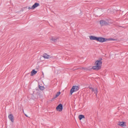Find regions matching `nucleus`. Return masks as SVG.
<instances>
[{"instance_id":"nucleus-1","label":"nucleus","mask_w":128,"mask_h":128,"mask_svg":"<svg viewBox=\"0 0 128 128\" xmlns=\"http://www.w3.org/2000/svg\"><path fill=\"white\" fill-rule=\"evenodd\" d=\"M102 58H100L95 62V66H92V69L94 70H99L101 68L102 64Z\"/></svg>"},{"instance_id":"nucleus-2","label":"nucleus","mask_w":128,"mask_h":128,"mask_svg":"<svg viewBox=\"0 0 128 128\" xmlns=\"http://www.w3.org/2000/svg\"><path fill=\"white\" fill-rule=\"evenodd\" d=\"M79 89V87L76 86H73L70 90V94L71 95L74 92H76Z\"/></svg>"},{"instance_id":"nucleus-3","label":"nucleus","mask_w":128,"mask_h":128,"mask_svg":"<svg viewBox=\"0 0 128 128\" xmlns=\"http://www.w3.org/2000/svg\"><path fill=\"white\" fill-rule=\"evenodd\" d=\"M108 39L106 38L102 37H97V41L100 42H105Z\"/></svg>"},{"instance_id":"nucleus-4","label":"nucleus","mask_w":128,"mask_h":128,"mask_svg":"<svg viewBox=\"0 0 128 128\" xmlns=\"http://www.w3.org/2000/svg\"><path fill=\"white\" fill-rule=\"evenodd\" d=\"M89 88L91 89L92 91V92H94V93L96 94V97H97V94L98 92V89L97 88H95V89H94V88H92V87L89 86Z\"/></svg>"},{"instance_id":"nucleus-5","label":"nucleus","mask_w":128,"mask_h":128,"mask_svg":"<svg viewBox=\"0 0 128 128\" xmlns=\"http://www.w3.org/2000/svg\"><path fill=\"white\" fill-rule=\"evenodd\" d=\"M56 110L58 111H62V105L60 104L58 105L56 108Z\"/></svg>"},{"instance_id":"nucleus-6","label":"nucleus","mask_w":128,"mask_h":128,"mask_svg":"<svg viewBox=\"0 0 128 128\" xmlns=\"http://www.w3.org/2000/svg\"><path fill=\"white\" fill-rule=\"evenodd\" d=\"M50 40L54 42H57V40L59 39L58 37H54L52 36L50 37Z\"/></svg>"},{"instance_id":"nucleus-7","label":"nucleus","mask_w":128,"mask_h":128,"mask_svg":"<svg viewBox=\"0 0 128 128\" xmlns=\"http://www.w3.org/2000/svg\"><path fill=\"white\" fill-rule=\"evenodd\" d=\"M8 117L9 119L11 121L13 122H14V117L13 115L12 114H10L8 115Z\"/></svg>"},{"instance_id":"nucleus-8","label":"nucleus","mask_w":128,"mask_h":128,"mask_svg":"<svg viewBox=\"0 0 128 128\" xmlns=\"http://www.w3.org/2000/svg\"><path fill=\"white\" fill-rule=\"evenodd\" d=\"M100 23L101 26L106 25H108V23L106 21L104 20H101L100 21Z\"/></svg>"},{"instance_id":"nucleus-9","label":"nucleus","mask_w":128,"mask_h":128,"mask_svg":"<svg viewBox=\"0 0 128 128\" xmlns=\"http://www.w3.org/2000/svg\"><path fill=\"white\" fill-rule=\"evenodd\" d=\"M89 38L91 40H95L97 41V37L94 36H90Z\"/></svg>"},{"instance_id":"nucleus-10","label":"nucleus","mask_w":128,"mask_h":128,"mask_svg":"<svg viewBox=\"0 0 128 128\" xmlns=\"http://www.w3.org/2000/svg\"><path fill=\"white\" fill-rule=\"evenodd\" d=\"M119 124L121 126H122L123 127H125L126 126V122H120Z\"/></svg>"},{"instance_id":"nucleus-11","label":"nucleus","mask_w":128,"mask_h":128,"mask_svg":"<svg viewBox=\"0 0 128 128\" xmlns=\"http://www.w3.org/2000/svg\"><path fill=\"white\" fill-rule=\"evenodd\" d=\"M40 5L38 3H35L32 7V8L34 9Z\"/></svg>"},{"instance_id":"nucleus-12","label":"nucleus","mask_w":128,"mask_h":128,"mask_svg":"<svg viewBox=\"0 0 128 128\" xmlns=\"http://www.w3.org/2000/svg\"><path fill=\"white\" fill-rule=\"evenodd\" d=\"M50 56L46 54H43V57L44 58L48 59L50 58Z\"/></svg>"},{"instance_id":"nucleus-13","label":"nucleus","mask_w":128,"mask_h":128,"mask_svg":"<svg viewBox=\"0 0 128 128\" xmlns=\"http://www.w3.org/2000/svg\"><path fill=\"white\" fill-rule=\"evenodd\" d=\"M37 72L34 70H33L31 72V76H33L35 74L37 73Z\"/></svg>"},{"instance_id":"nucleus-14","label":"nucleus","mask_w":128,"mask_h":128,"mask_svg":"<svg viewBox=\"0 0 128 128\" xmlns=\"http://www.w3.org/2000/svg\"><path fill=\"white\" fill-rule=\"evenodd\" d=\"M78 118H79V119L80 120H81L82 118H84V116L82 115H79L78 116Z\"/></svg>"},{"instance_id":"nucleus-15","label":"nucleus","mask_w":128,"mask_h":128,"mask_svg":"<svg viewBox=\"0 0 128 128\" xmlns=\"http://www.w3.org/2000/svg\"><path fill=\"white\" fill-rule=\"evenodd\" d=\"M92 68V66H90L88 67H87V68H86V70H90Z\"/></svg>"},{"instance_id":"nucleus-16","label":"nucleus","mask_w":128,"mask_h":128,"mask_svg":"<svg viewBox=\"0 0 128 128\" xmlns=\"http://www.w3.org/2000/svg\"><path fill=\"white\" fill-rule=\"evenodd\" d=\"M39 88L42 90H43L44 89V88L43 86H40L39 87Z\"/></svg>"},{"instance_id":"nucleus-17","label":"nucleus","mask_w":128,"mask_h":128,"mask_svg":"<svg viewBox=\"0 0 128 128\" xmlns=\"http://www.w3.org/2000/svg\"><path fill=\"white\" fill-rule=\"evenodd\" d=\"M60 92H58L57 94H56V95L58 97L60 94Z\"/></svg>"},{"instance_id":"nucleus-18","label":"nucleus","mask_w":128,"mask_h":128,"mask_svg":"<svg viewBox=\"0 0 128 128\" xmlns=\"http://www.w3.org/2000/svg\"><path fill=\"white\" fill-rule=\"evenodd\" d=\"M107 40H116L114 39L113 38H110L108 39Z\"/></svg>"},{"instance_id":"nucleus-19","label":"nucleus","mask_w":128,"mask_h":128,"mask_svg":"<svg viewBox=\"0 0 128 128\" xmlns=\"http://www.w3.org/2000/svg\"><path fill=\"white\" fill-rule=\"evenodd\" d=\"M86 68H87L83 67L82 68L83 69L86 70Z\"/></svg>"},{"instance_id":"nucleus-20","label":"nucleus","mask_w":128,"mask_h":128,"mask_svg":"<svg viewBox=\"0 0 128 128\" xmlns=\"http://www.w3.org/2000/svg\"><path fill=\"white\" fill-rule=\"evenodd\" d=\"M58 97L56 96V95L55 96H54V98H53L54 99H55V98H57Z\"/></svg>"},{"instance_id":"nucleus-21","label":"nucleus","mask_w":128,"mask_h":128,"mask_svg":"<svg viewBox=\"0 0 128 128\" xmlns=\"http://www.w3.org/2000/svg\"><path fill=\"white\" fill-rule=\"evenodd\" d=\"M28 9H33L32 8V7L31 8L29 7L28 8Z\"/></svg>"},{"instance_id":"nucleus-22","label":"nucleus","mask_w":128,"mask_h":128,"mask_svg":"<svg viewBox=\"0 0 128 128\" xmlns=\"http://www.w3.org/2000/svg\"><path fill=\"white\" fill-rule=\"evenodd\" d=\"M25 115L26 116L28 117V116L26 114H25Z\"/></svg>"},{"instance_id":"nucleus-23","label":"nucleus","mask_w":128,"mask_h":128,"mask_svg":"<svg viewBox=\"0 0 128 128\" xmlns=\"http://www.w3.org/2000/svg\"><path fill=\"white\" fill-rule=\"evenodd\" d=\"M42 74L43 75H44V73H42Z\"/></svg>"}]
</instances>
